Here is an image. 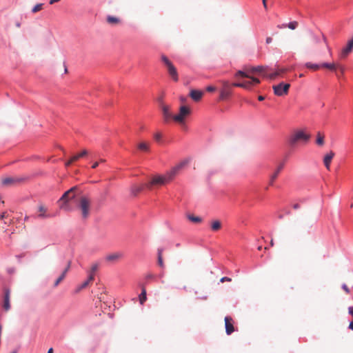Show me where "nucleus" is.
<instances>
[{"instance_id":"obj_1","label":"nucleus","mask_w":353,"mask_h":353,"mask_svg":"<svg viewBox=\"0 0 353 353\" xmlns=\"http://www.w3.org/2000/svg\"><path fill=\"white\" fill-rule=\"evenodd\" d=\"M176 174V165L172 167L170 172L165 175H157L150 179L148 183H141L139 185H133L130 188V194L137 196L144 189L152 190L156 185H163L170 181Z\"/></svg>"},{"instance_id":"obj_2","label":"nucleus","mask_w":353,"mask_h":353,"mask_svg":"<svg viewBox=\"0 0 353 353\" xmlns=\"http://www.w3.org/2000/svg\"><path fill=\"white\" fill-rule=\"evenodd\" d=\"M77 187L74 186L65 191L58 200L59 208L66 212H71L73 210V206L71 205L70 201L75 199L77 194L75 190Z\"/></svg>"},{"instance_id":"obj_3","label":"nucleus","mask_w":353,"mask_h":353,"mask_svg":"<svg viewBox=\"0 0 353 353\" xmlns=\"http://www.w3.org/2000/svg\"><path fill=\"white\" fill-rule=\"evenodd\" d=\"M235 77H241L250 79V80L243 81L241 83H234L232 84V85L235 86V87H239V88L249 90L254 85L260 83V80L259 79L254 77L251 76L250 74H249L248 72L242 71V70H239L236 73Z\"/></svg>"},{"instance_id":"obj_4","label":"nucleus","mask_w":353,"mask_h":353,"mask_svg":"<svg viewBox=\"0 0 353 353\" xmlns=\"http://www.w3.org/2000/svg\"><path fill=\"white\" fill-rule=\"evenodd\" d=\"M158 101L161 109L164 123L168 124L171 122H176V114L172 112L170 106L163 104L161 98H159Z\"/></svg>"},{"instance_id":"obj_5","label":"nucleus","mask_w":353,"mask_h":353,"mask_svg":"<svg viewBox=\"0 0 353 353\" xmlns=\"http://www.w3.org/2000/svg\"><path fill=\"white\" fill-rule=\"evenodd\" d=\"M310 138V135L305 133L303 130H296L290 136L289 143L290 145L294 146L300 141L307 143Z\"/></svg>"},{"instance_id":"obj_6","label":"nucleus","mask_w":353,"mask_h":353,"mask_svg":"<svg viewBox=\"0 0 353 353\" xmlns=\"http://www.w3.org/2000/svg\"><path fill=\"white\" fill-rule=\"evenodd\" d=\"M161 61L164 63V65L168 68V72L172 79L176 81V68L172 64V63L170 61V59L165 56H161Z\"/></svg>"},{"instance_id":"obj_7","label":"nucleus","mask_w":353,"mask_h":353,"mask_svg":"<svg viewBox=\"0 0 353 353\" xmlns=\"http://www.w3.org/2000/svg\"><path fill=\"white\" fill-rule=\"evenodd\" d=\"M290 85L289 83H280L273 85L274 93L276 96H284L288 94Z\"/></svg>"},{"instance_id":"obj_8","label":"nucleus","mask_w":353,"mask_h":353,"mask_svg":"<svg viewBox=\"0 0 353 353\" xmlns=\"http://www.w3.org/2000/svg\"><path fill=\"white\" fill-rule=\"evenodd\" d=\"M79 207L81 210L82 217L87 219L89 216L90 210V201L85 196L81 197Z\"/></svg>"},{"instance_id":"obj_9","label":"nucleus","mask_w":353,"mask_h":353,"mask_svg":"<svg viewBox=\"0 0 353 353\" xmlns=\"http://www.w3.org/2000/svg\"><path fill=\"white\" fill-rule=\"evenodd\" d=\"M191 108L187 105H182L178 112V124L181 121H186V118L191 114Z\"/></svg>"},{"instance_id":"obj_10","label":"nucleus","mask_w":353,"mask_h":353,"mask_svg":"<svg viewBox=\"0 0 353 353\" xmlns=\"http://www.w3.org/2000/svg\"><path fill=\"white\" fill-rule=\"evenodd\" d=\"M268 70V66L259 65L256 67H252L251 68L246 69L244 72H248L249 74H255V73H261L265 77H267V72Z\"/></svg>"},{"instance_id":"obj_11","label":"nucleus","mask_w":353,"mask_h":353,"mask_svg":"<svg viewBox=\"0 0 353 353\" xmlns=\"http://www.w3.org/2000/svg\"><path fill=\"white\" fill-rule=\"evenodd\" d=\"M223 88L220 92V99L223 100L229 97L231 94L230 85L228 81H222Z\"/></svg>"},{"instance_id":"obj_12","label":"nucleus","mask_w":353,"mask_h":353,"mask_svg":"<svg viewBox=\"0 0 353 353\" xmlns=\"http://www.w3.org/2000/svg\"><path fill=\"white\" fill-rule=\"evenodd\" d=\"M10 290L8 288H5L3 289V307L6 311H8L10 309Z\"/></svg>"},{"instance_id":"obj_13","label":"nucleus","mask_w":353,"mask_h":353,"mask_svg":"<svg viewBox=\"0 0 353 353\" xmlns=\"http://www.w3.org/2000/svg\"><path fill=\"white\" fill-rule=\"evenodd\" d=\"M88 154V151L86 150H83L79 154H73L70 156L69 159L66 161V166L71 165L73 163L78 161L80 158L85 157Z\"/></svg>"},{"instance_id":"obj_14","label":"nucleus","mask_w":353,"mask_h":353,"mask_svg":"<svg viewBox=\"0 0 353 353\" xmlns=\"http://www.w3.org/2000/svg\"><path fill=\"white\" fill-rule=\"evenodd\" d=\"M284 165H285L284 162L280 163L278 165V166H277L276 169L275 170V171L270 175V182H269V185H273L275 180L277 179L278 176H279V173L283 169Z\"/></svg>"},{"instance_id":"obj_15","label":"nucleus","mask_w":353,"mask_h":353,"mask_svg":"<svg viewBox=\"0 0 353 353\" xmlns=\"http://www.w3.org/2000/svg\"><path fill=\"white\" fill-rule=\"evenodd\" d=\"M353 49V37L348 42L347 46L341 50L340 58L345 59L352 52Z\"/></svg>"},{"instance_id":"obj_16","label":"nucleus","mask_w":353,"mask_h":353,"mask_svg":"<svg viewBox=\"0 0 353 353\" xmlns=\"http://www.w3.org/2000/svg\"><path fill=\"white\" fill-rule=\"evenodd\" d=\"M224 320L226 334L230 335L234 331L233 319L230 316H225Z\"/></svg>"},{"instance_id":"obj_17","label":"nucleus","mask_w":353,"mask_h":353,"mask_svg":"<svg viewBox=\"0 0 353 353\" xmlns=\"http://www.w3.org/2000/svg\"><path fill=\"white\" fill-rule=\"evenodd\" d=\"M70 264H71V262L69 261L68 262L67 266L63 270V272L61 274V275L54 281V287L58 286L59 284L64 279V278L65 277V275H66L68 271L69 270V269L70 268Z\"/></svg>"},{"instance_id":"obj_18","label":"nucleus","mask_w":353,"mask_h":353,"mask_svg":"<svg viewBox=\"0 0 353 353\" xmlns=\"http://www.w3.org/2000/svg\"><path fill=\"white\" fill-rule=\"evenodd\" d=\"M204 92L201 90H191L190 92V96L194 101H199L203 97Z\"/></svg>"},{"instance_id":"obj_19","label":"nucleus","mask_w":353,"mask_h":353,"mask_svg":"<svg viewBox=\"0 0 353 353\" xmlns=\"http://www.w3.org/2000/svg\"><path fill=\"white\" fill-rule=\"evenodd\" d=\"M334 157V153L332 151H330L327 154H325L323 159V163L326 168L329 170L330 168L331 161Z\"/></svg>"},{"instance_id":"obj_20","label":"nucleus","mask_w":353,"mask_h":353,"mask_svg":"<svg viewBox=\"0 0 353 353\" xmlns=\"http://www.w3.org/2000/svg\"><path fill=\"white\" fill-rule=\"evenodd\" d=\"M38 210L41 213L39 214L37 216V218H39V219H47V218L52 217L54 216V215L50 214H47L46 213V209L45 208V207L43 205H40L38 207Z\"/></svg>"},{"instance_id":"obj_21","label":"nucleus","mask_w":353,"mask_h":353,"mask_svg":"<svg viewBox=\"0 0 353 353\" xmlns=\"http://www.w3.org/2000/svg\"><path fill=\"white\" fill-rule=\"evenodd\" d=\"M310 37H311V41L314 44L319 43L321 41V40L322 39L323 41V42L325 43V45L327 46V39L324 35H321L320 37V36H318V35L311 33Z\"/></svg>"},{"instance_id":"obj_22","label":"nucleus","mask_w":353,"mask_h":353,"mask_svg":"<svg viewBox=\"0 0 353 353\" xmlns=\"http://www.w3.org/2000/svg\"><path fill=\"white\" fill-rule=\"evenodd\" d=\"M286 71V68H280L278 69L276 72L270 73L268 75H267V77H268L270 79H274L277 77L281 76L282 74L285 73Z\"/></svg>"},{"instance_id":"obj_23","label":"nucleus","mask_w":353,"mask_h":353,"mask_svg":"<svg viewBox=\"0 0 353 353\" xmlns=\"http://www.w3.org/2000/svg\"><path fill=\"white\" fill-rule=\"evenodd\" d=\"M221 222L219 220H212L210 223L211 230L213 232H217L221 228Z\"/></svg>"},{"instance_id":"obj_24","label":"nucleus","mask_w":353,"mask_h":353,"mask_svg":"<svg viewBox=\"0 0 353 353\" xmlns=\"http://www.w3.org/2000/svg\"><path fill=\"white\" fill-rule=\"evenodd\" d=\"M123 256V254L121 252H116L108 254L105 257V260L108 261H116Z\"/></svg>"},{"instance_id":"obj_25","label":"nucleus","mask_w":353,"mask_h":353,"mask_svg":"<svg viewBox=\"0 0 353 353\" xmlns=\"http://www.w3.org/2000/svg\"><path fill=\"white\" fill-rule=\"evenodd\" d=\"M32 176H33L32 175L26 174V175L21 176L14 177V183H24L26 181L30 180L32 178Z\"/></svg>"},{"instance_id":"obj_26","label":"nucleus","mask_w":353,"mask_h":353,"mask_svg":"<svg viewBox=\"0 0 353 353\" xmlns=\"http://www.w3.org/2000/svg\"><path fill=\"white\" fill-rule=\"evenodd\" d=\"M147 300V292L144 287L142 288L141 292L139 295V301L141 305H143Z\"/></svg>"},{"instance_id":"obj_27","label":"nucleus","mask_w":353,"mask_h":353,"mask_svg":"<svg viewBox=\"0 0 353 353\" xmlns=\"http://www.w3.org/2000/svg\"><path fill=\"white\" fill-rule=\"evenodd\" d=\"M163 248H158L157 250V263L161 268H163V261L162 257Z\"/></svg>"},{"instance_id":"obj_28","label":"nucleus","mask_w":353,"mask_h":353,"mask_svg":"<svg viewBox=\"0 0 353 353\" xmlns=\"http://www.w3.org/2000/svg\"><path fill=\"white\" fill-rule=\"evenodd\" d=\"M120 21L119 18L112 16V15H108L107 17V22L110 24H116Z\"/></svg>"},{"instance_id":"obj_29","label":"nucleus","mask_w":353,"mask_h":353,"mask_svg":"<svg viewBox=\"0 0 353 353\" xmlns=\"http://www.w3.org/2000/svg\"><path fill=\"white\" fill-rule=\"evenodd\" d=\"M321 67L329 69L330 70H335L337 68V65L335 64L334 63H324L321 65Z\"/></svg>"},{"instance_id":"obj_30","label":"nucleus","mask_w":353,"mask_h":353,"mask_svg":"<svg viewBox=\"0 0 353 353\" xmlns=\"http://www.w3.org/2000/svg\"><path fill=\"white\" fill-rule=\"evenodd\" d=\"M316 142V144L321 146L324 144V135L319 132L317 133Z\"/></svg>"},{"instance_id":"obj_31","label":"nucleus","mask_w":353,"mask_h":353,"mask_svg":"<svg viewBox=\"0 0 353 353\" xmlns=\"http://www.w3.org/2000/svg\"><path fill=\"white\" fill-rule=\"evenodd\" d=\"M154 139L158 143H163L165 139L163 138V135L161 132H156L154 134Z\"/></svg>"},{"instance_id":"obj_32","label":"nucleus","mask_w":353,"mask_h":353,"mask_svg":"<svg viewBox=\"0 0 353 353\" xmlns=\"http://www.w3.org/2000/svg\"><path fill=\"white\" fill-rule=\"evenodd\" d=\"M188 220H190V221L193 222V223H201L202 221V219L199 216H195L192 214H188L187 216Z\"/></svg>"},{"instance_id":"obj_33","label":"nucleus","mask_w":353,"mask_h":353,"mask_svg":"<svg viewBox=\"0 0 353 353\" xmlns=\"http://www.w3.org/2000/svg\"><path fill=\"white\" fill-rule=\"evenodd\" d=\"M178 128H180V130L184 132H188V127L186 124V121H179V123L178 124Z\"/></svg>"},{"instance_id":"obj_34","label":"nucleus","mask_w":353,"mask_h":353,"mask_svg":"<svg viewBox=\"0 0 353 353\" xmlns=\"http://www.w3.org/2000/svg\"><path fill=\"white\" fill-rule=\"evenodd\" d=\"M305 67L307 68H309V69H311V70H319L321 67V65H319V64H315V63H312L310 62H307L305 63Z\"/></svg>"},{"instance_id":"obj_35","label":"nucleus","mask_w":353,"mask_h":353,"mask_svg":"<svg viewBox=\"0 0 353 353\" xmlns=\"http://www.w3.org/2000/svg\"><path fill=\"white\" fill-rule=\"evenodd\" d=\"M14 183V177H6L2 180V184L4 185H10Z\"/></svg>"},{"instance_id":"obj_36","label":"nucleus","mask_w":353,"mask_h":353,"mask_svg":"<svg viewBox=\"0 0 353 353\" xmlns=\"http://www.w3.org/2000/svg\"><path fill=\"white\" fill-rule=\"evenodd\" d=\"M137 148L139 150H142V151H148L149 150V146L145 142L139 143Z\"/></svg>"},{"instance_id":"obj_37","label":"nucleus","mask_w":353,"mask_h":353,"mask_svg":"<svg viewBox=\"0 0 353 353\" xmlns=\"http://www.w3.org/2000/svg\"><path fill=\"white\" fill-rule=\"evenodd\" d=\"M88 285V281H85L84 282H83L80 285H79L76 290H75V292L76 293H78L81 290H83V288H85V287H87Z\"/></svg>"},{"instance_id":"obj_38","label":"nucleus","mask_w":353,"mask_h":353,"mask_svg":"<svg viewBox=\"0 0 353 353\" xmlns=\"http://www.w3.org/2000/svg\"><path fill=\"white\" fill-rule=\"evenodd\" d=\"M43 3H37L34 6H33V8H32V13H35L37 12H38L39 10H40L42 7H43Z\"/></svg>"},{"instance_id":"obj_39","label":"nucleus","mask_w":353,"mask_h":353,"mask_svg":"<svg viewBox=\"0 0 353 353\" xmlns=\"http://www.w3.org/2000/svg\"><path fill=\"white\" fill-rule=\"evenodd\" d=\"M189 163L188 159H185L178 163V170L184 168Z\"/></svg>"},{"instance_id":"obj_40","label":"nucleus","mask_w":353,"mask_h":353,"mask_svg":"<svg viewBox=\"0 0 353 353\" xmlns=\"http://www.w3.org/2000/svg\"><path fill=\"white\" fill-rule=\"evenodd\" d=\"M298 26V22L297 21H292L288 24V28H289L291 30H294Z\"/></svg>"},{"instance_id":"obj_41","label":"nucleus","mask_w":353,"mask_h":353,"mask_svg":"<svg viewBox=\"0 0 353 353\" xmlns=\"http://www.w3.org/2000/svg\"><path fill=\"white\" fill-rule=\"evenodd\" d=\"M155 278V276L151 273H148L145 275L146 280H151Z\"/></svg>"},{"instance_id":"obj_42","label":"nucleus","mask_w":353,"mask_h":353,"mask_svg":"<svg viewBox=\"0 0 353 353\" xmlns=\"http://www.w3.org/2000/svg\"><path fill=\"white\" fill-rule=\"evenodd\" d=\"M215 90H216V88L214 86H212V85L208 86L206 88V91L210 92H214Z\"/></svg>"},{"instance_id":"obj_43","label":"nucleus","mask_w":353,"mask_h":353,"mask_svg":"<svg viewBox=\"0 0 353 353\" xmlns=\"http://www.w3.org/2000/svg\"><path fill=\"white\" fill-rule=\"evenodd\" d=\"M342 288L344 290V291L346 293H349L350 292V289H349V288L347 287V285L346 284H343L342 285Z\"/></svg>"},{"instance_id":"obj_44","label":"nucleus","mask_w":353,"mask_h":353,"mask_svg":"<svg viewBox=\"0 0 353 353\" xmlns=\"http://www.w3.org/2000/svg\"><path fill=\"white\" fill-rule=\"evenodd\" d=\"M225 281H231V279L229 278V277H226V276L223 277V278L221 279V283H223Z\"/></svg>"},{"instance_id":"obj_45","label":"nucleus","mask_w":353,"mask_h":353,"mask_svg":"<svg viewBox=\"0 0 353 353\" xmlns=\"http://www.w3.org/2000/svg\"><path fill=\"white\" fill-rule=\"evenodd\" d=\"M98 269V265L97 264H94L92 266V272H94L95 271H97Z\"/></svg>"},{"instance_id":"obj_46","label":"nucleus","mask_w":353,"mask_h":353,"mask_svg":"<svg viewBox=\"0 0 353 353\" xmlns=\"http://www.w3.org/2000/svg\"><path fill=\"white\" fill-rule=\"evenodd\" d=\"M94 276L91 274L88 276V278L86 281H88V283H89L91 281L94 280Z\"/></svg>"},{"instance_id":"obj_47","label":"nucleus","mask_w":353,"mask_h":353,"mask_svg":"<svg viewBox=\"0 0 353 353\" xmlns=\"http://www.w3.org/2000/svg\"><path fill=\"white\" fill-rule=\"evenodd\" d=\"M14 272V268H10L8 269V272L9 274H12Z\"/></svg>"},{"instance_id":"obj_48","label":"nucleus","mask_w":353,"mask_h":353,"mask_svg":"<svg viewBox=\"0 0 353 353\" xmlns=\"http://www.w3.org/2000/svg\"><path fill=\"white\" fill-rule=\"evenodd\" d=\"M272 37H269L266 38V43L269 44V43H270L272 42Z\"/></svg>"},{"instance_id":"obj_49","label":"nucleus","mask_w":353,"mask_h":353,"mask_svg":"<svg viewBox=\"0 0 353 353\" xmlns=\"http://www.w3.org/2000/svg\"><path fill=\"white\" fill-rule=\"evenodd\" d=\"M292 207H293V208L294 210H297V209H299L300 208V205L298 203H295V204L293 205Z\"/></svg>"},{"instance_id":"obj_50","label":"nucleus","mask_w":353,"mask_h":353,"mask_svg":"<svg viewBox=\"0 0 353 353\" xmlns=\"http://www.w3.org/2000/svg\"><path fill=\"white\" fill-rule=\"evenodd\" d=\"M337 68H339L341 70V73H343L344 68L341 65H337Z\"/></svg>"},{"instance_id":"obj_51","label":"nucleus","mask_w":353,"mask_h":353,"mask_svg":"<svg viewBox=\"0 0 353 353\" xmlns=\"http://www.w3.org/2000/svg\"><path fill=\"white\" fill-rule=\"evenodd\" d=\"M277 27L281 29V28H285L288 27V25H286V24L279 25V26H277Z\"/></svg>"},{"instance_id":"obj_52","label":"nucleus","mask_w":353,"mask_h":353,"mask_svg":"<svg viewBox=\"0 0 353 353\" xmlns=\"http://www.w3.org/2000/svg\"><path fill=\"white\" fill-rule=\"evenodd\" d=\"M23 256V254H17V255H16V257L18 259L19 262H20V261H21V259Z\"/></svg>"},{"instance_id":"obj_53","label":"nucleus","mask_w":353,"mask_h":353,"mask_svg":"<svg viewBox=\"0 0 353 353\" xmlns=\"http://www.w3.org/2000/svg\"><path fill=\"white\" fill-rule=\"evenodd\" d=\"M99 165V162H95L92 164V168H96Z\"/></svg>"},{"instance_id":"obj_54","label":"nucleus","mask_w":353,"mask_h":353,"mask_svg":"<svg viewBox=\"0 0 353 353\" xmlns=\"http://www.w3.org/2000/svg\"><path fill=\"white\" fill-rule=\"evenodd\" d=\"M265 9H267L266 0H262Z\"/></svg>"},{"instance_id":"obj_55","label":"nucleus","mask_w":353,"mask_h":353,"mask_svg":"<svg viewBox=\"0 0 353 353\" xmlns=\"http://www.w3.org/2000/svg\"><path fill=\"white\" fill-rule=\"evenodd\" d=\"M258 99L261 101H263L265 99V97L263 96H259L258 97Z\"/></svg>"},{"instance_id":"obj_56","label":"nucleus","mask_w":353,"mask_h":353,"mask_svg":"<svg viewBox=\"0 0 353 353\" xmlns=\"http://www.w3.org/2000/svg\"><path fill=\"white\" fill-rule=\"evenodd\" d=\"M5 217V213L0 214V220L3 219Z\"/></svg>"},{"instance_id":"obj_57","label":"nucleus","mask_w":353,"mask_h":353,"mask_svg":"<svg viewBox=\"0 0 353 353\" xmlns=\"http://www.w3.org/2000/svg\"><path fill=\"white\" fill-rule=\"evenodd\" d=\"M47 353H53V348H52V347H50V348L48 350Z\"/></svg>"},{"instance_id":"obj_58","label":"nucleus","mask_w":353,"mask_h":353,"mask_svg":"<svg viewBox=\"0 0 353 353\" xmlns=\"http://www.w3.org/2000/svg\"><path fill=\"white\" fill-rule=\"evenodd\" d=\"M16 26H17V27H18V28H19V27L21 26V23H20L19 22H17V23H16Z\"/></svg>"},{"instance_id":"obj_59","label":"nucleus","mask_w":353,"mask_h":353,"mask_svg":"<svg viewBox=\"0 0 353 353\" xmlns=\"http://www.w3.org/2000/svg\"><path fill=\"white\" fill-rule=\"evenodd\" d=\"M270 245H271V246L274 245V241L272 239L270 241Z\"/></svg>"},{"instance_id":"obj_60","label":"nucleus","mask_w":353,"mask_h":353,"mask_svg":"<svg viewBox=\"0 0 353 353\" xmlns=\"http://www.w3.org/2000/svg\"><path fill=\"white\" fill-rule=\"evenodd\" d=\"M185 100V99L184 98H183V97L181 98V101L182 103H184Z\"/></svg>"},{"instance_id":"obj_61","label":"nucleus","mask_w":353,"mask_h":353,"mask_svg":"<svg viewBox=\"0 0 353 353\" xmlns=\"http://www.w3.org/2000/svg\"><path fill=\"white\" fill-rule=\"evenodd\" d=\"M28 219H29V217H28V216H25L24 220H25V221H26V220H28Z\"/></svg>"},{"instance_id":"obj_62","label":"nucleus","mask_w":353,"mask_h":353,"mask_svg":"<svg viewBox=\"0 0 353 353\" xmlns=\"http://www.w3.org/2000/svg\"><path fill=\"white\" fill-rule=\"evenodd\" d=\"M109 316H110V317H111V318H112V317L113 316V314H111V313H109Z\"/></svg>"},{"instance_id":"obj_63","label":"nucleus","mask_w":353,"mask_h":353,"mask_svg":"<svg viewBox=\"0 0 353 353\" xmlns=\"http://www.w3.org/2000/svg\"><path fill=\"white\" fill-rule=\"evenodd\" d=\"M261 249H262V247H261V246H259V247L258 248V250H261Z\"/></svg>"},{"instance_id":"obj_64","label":"nucleus","mask_w":353,"mask_h":353,"mask_svg":"<svg viewBox=\"0 0 353 353\" xmlns=\"http://www.w3.org/2000/svg\"><path fill=\"white\" fill-rule=\"evenodd\" d=\"M11 353H17V350H14Z\"/></svg>"}]
</instances>
